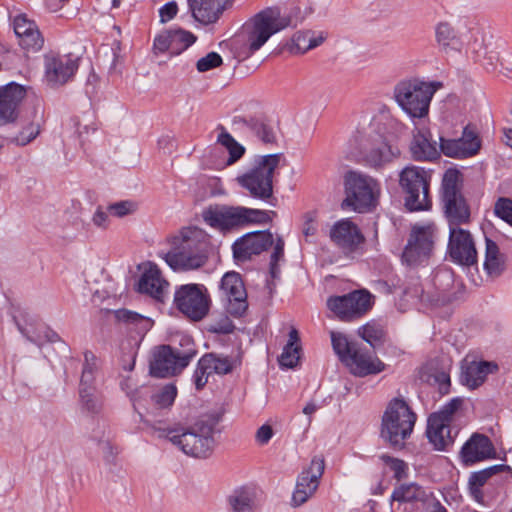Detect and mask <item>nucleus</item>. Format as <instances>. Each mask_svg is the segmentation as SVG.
I'll use <instances>...</instances> for the list:
<instances>
[{"label":"nucleus","instance_id":"f257e3e1","mask_svg":"<svg viewBox=\"0 0 512 512\" xmlns=\"http://www.w3.org/2000/svg\"><path fill=\"white\" fill-rule=\"evenodd\" d=\"M207 234L197 227H186L171 238L172 249L163 257L174 271H188L202 267L206 263L204 249Z\"/></svg>","mask_w":512,"mask_h":512},{"label":"nucleus","instance_id":"f03ea898","mask_svg":"<svg viewBox=\"0 0 512 512\" xmlns=\"http://www.w3.org/2000/svg\"><path fill=\"white\" fill-rule=\"evenodd\" d=\"M153 430L159 438H167L186 455L206 458L212 453L214 445V424L212 421L199 420L188 430L156 426H153Z\"/></svg>","mask_w":512,"mask_h":512},{"label":"nucleus","instance_id":"7ed1b4c3","mask_svg":"<svg viewBox=\"0 0 512 512\" xmlns=\"http://www.w3.org/2000/svg\"><path fill=\"white\" fill-rule=\"evenodd\" d=\"M298 11L282 13L279 7H268L258 12L245 24L250 53L258 51L269 38L289 27H296L301 20Z\"/></svg>","mask_w":512,"mask_h":512},{"label":"nucleus","instance_id":"20e7f679","mask_svg":"<svg viewBox=\"0 0 512 512\" xmlns=\"http://www.w3.org/2000/svg\"><path fill=\"white\" fill-rule=\"evenodd\" d=\"M275 215L274 211L228 205L210 206L202 213L206 224L224 233L250 224L269 223Z\"/></svg>","mask_w":512,"mask_h":512},{"label":"nucleus","instance_id":"39448f33","mask_svg":"<svg viewBox=\"0 0 512 512\" xmlns=\"http://www.w3.org/2000/svg\"><path fill=\"white\" fill-rule=\"evenodd\" d=\"M283 154L258 156L247 171L237 176V183L255 199L268 200L273 196V178Z\"/></svg>","mask_w":512,"mask_h":512},{"label":"nucleus","instance_id":"423d86ee","mask_svg":"<svg viewBox=\"0 0 512 512\" xmlns=\"http://www.w3.org/2000/svg\"><path fill=\"white\" fill-rule=\"evenodd\" d=\"M417 420L416 413L403 397L391 399L382 416L381 436L393 446L408 439Z\"/></svg>","mask_w":512,"mask_h":512},{"label":"nucleus","instance_id":"0eeeda50","mask_svg":"<svg viewBox=\"0 0 512 512\" xmlns=\"http://www.w3.org/2000/svg\"><path fill=\"white\" fill-rule=\"evenodd\" d=\"M441 87L440 82L403 81L395 87L394 96L410 117L421 119L428 115L433 95Z\"/></svg>","mask_w":512,"mask_h":512},{"label":"nucleus","instance_id":"6e6552de","mask_svg":"<svg viewBox=\"0 0 512 512\" xmlns=\"http://www.w3.org/2000/svg\"><path fill=\"white\" fill-rule=\"evenodd\" d=\"M442 204L449 229L460 227L470 221V207L460 189V174L448 169L442 180Z\"/></svg>","mask_w":512,"mask_h":512},{"label":"nucleus","instance_id":"1a4fd4ad","mask_svg":"<svg viewBox=\"0 0 512 512\" xmlns=\"http://www.w3.org/2000/svg\"><path fill=\"white\" fill-rule=\"evenodd\" d=\"M181 345L186 349L179 350L170 346H160L153 353L150 373L159 378L173 376L181 372L196 355L195 345L190 337H182Z\"/></svg>","mask_w":512,"mask_h":512},{"label":"nucleus","instance_id":"9d476101","mask_svg":"<svg viewBox=\"0 0 512 512\" xmlns=\"http://www.w3.org/2000/svg\"><path fill=\"white\" fill-rule=\"evenodd\" d=\"M431 175L424 168L407 166L399 175V183L405 192V206L410 211H423L431 208L429 196Z\"/></svg>","mask_w":512,"mask_h":512},{"label":"nucleus","instance_id":"9b49d317","mask_svg":"<svg viewBox=\"0 0 512 512\" xmlns=\"http://www.w3.org/2000/svg\"><path fill=\"white\" fill-rule=\"evenodd\" d=\"M346 190L343 205L352 207L354 211L367 212L377 205L380 185L370 176L351 173L346 179Z\"/></svg>","mask_w":512,"mask_h":512},{"label":"nucleus","instance_id":"f8f14e48","mask_svg":"<svg viewBox=\"0 0 512 512\" xmlns=\"http://www.w3.org/2000/svg\"><path fill=\"white\" fill-rule=\"evenodd\" d=\"M210 304L208 289L203 284H184L175 290V307L192 321L205 318L210 310Z\"/></svg>","mask_w":512,"mask_h":512},{"label":"nucleus","instance_id":"ddd939ff","mask_svg":"<svg viewBox=\"0 0 512 512\" xmlns=\"http://www.w3.org/2000/svg\"><path fill=\"white\" fill-rule=\"evenodd\" d=\"M437 239L434 224L414 225L402 253V261L409 266L425 263L432 256Z\"/></svg>","mask_w":512,"mask_h":512},{"label":"nucleus","instance_id":"4468645a","mask_svg":"<svg viewBox=\"0 0 512 512\" xmlns=\"http://www.w3.org/2000/svg\"><path fill=\"white\" fill-rule=\"evenodd\" d=\"M372 296L365 290H356L327 300L328 309L341 321H353L362 317L372 307Z\"/></svg>","mask_w":512,"mask_h":512},{"label":"nucleus","instance_id":"2eb2a0df","mask_svg":"<svg viewBox=\"0 0 512 512\" xmlns=\"http://www.w3.org/2000/svg\"><path fill=\"white\" fill-rule=\"evenodd\" d=\"M363 147V162L366 166L380 170L400 156L398 146L386 136L379 133H368Z\"/></svg>","mask_w":512,"mask_h":512},{"label":"nucleus","instance_id":"dca6fc26","mask_svg":"<svg viewBox=\"0 0 512 512\" xmlns=\"http://www.w3.org/2000/svg\"><path fill=\"white\" fill-rule=\"evenodd\" d=\"M219 292L227 313L234 317L245 314L248 309L247 291L239 273H225L220 282Z\"/></svg>","mask_w":512,"mask_h":512},{"label":"nucleus","instance_id":"f3484780","mask_svg":"<svg viewBox=\"0 0 512 512\" xmlns=\"http://www.w3.org/2000/svg\"><path fill=\"white\" fill-rule=\"evenodd\" d=\"M448 253L454 263L462 266L470 267L478 262L474 237L461 227L449 229Z\"/></svg>","mask_w":512,"mask_h":512},{"label":"nucleus","instance_id":"a211bd4d","mask_svg":"<svg viewBox=\"0 0 512 512\" xmlns=\"http://www.w3.org/2000/svg\"><path fill=\"white\" fill-rule=\"evenodd\" d=\"M273 235L269 231H257L243 235L232 245L233 256L237 262H245L259 255L273 244Z\"/></svg>","mask_w":512,"mask_h":512},{"label":"nucleus","instance_id":"6ab92c4d","mask_svg":"<svg viewBox=\"0 0 512 512\" xmlns=\"http://www.w3.org/2000/svg\"><path fill=\"white\" fill-rule=\"evenodd\" d=\"M45 80L51 87L68 82L78 69L77 60L68 55L48 54L45 56Z\"/></svg>","mask_w":512,"mask_h":512},{"label":"nucleus","instance_id":"aec40b11","mask_svg":"<svg viewBox=\"0 0 512 512\" xmlns=\"http://www.w3.org/2000/svg\"><path fill=\"white\" fill-rule=\"evenodd\" d=\"M169 289V282L162 276L159 267L148 262L138 281V291L163 302Z\"/></svg>","mask_w":512,"mask_h":512},{"label":"nucleus","instance_id":"412c9836","mask_svg":"<svg viewBox=\"0 0 512 512\" xmlns=\"http://www.w3.org/2000/svg\"><path fill=\"white\" fill-rule=\"evenodd\" d=\"M344 365L357 377L374 375L385 370V364L377 356L359 345L353 350L351 356L346 358Z\"/></svg>","mask_w":512,"mask_h":512},{"label":"nucleus","instance_id":"4be33fe9","mask_svg":"<svg viewBox=\"0 0 512 512\" xmlns=\"http://www.w3.org/2000/svg\"><path fill=\"white\" fill-rule=\"evenodd\" d=\"M496 450L491 440L479 433H474L462 446L460 458L465 465H471L494 458Z\"/></svg>","mask_w":512,"mask_h":512},{"label":"nucleus","instance_id":"5701e85b","mask_svg":"<svg viewBox=\"0 0 512 512\" xmlns=\"http://www.w3.org/2000/svg\"><path fill=\"white\" fill-rule=\"evenodd\" d=\"M13 28L19 39L20 46L32 52L42 49L44 39L36 23L29 19L25 14L17 15L13 20Z\"/></svg>","mask_w":512,"mask_h":512},{"label":"nucleus","instance_id":"b1692460","mask_svg":"<svg viewBox=\"0 0 512 512\" xmlns=\"http://www.w3.org/2000/svg\"><path fill=\"white\" fill-rule=\"evenodd\" d=\"M440 149L448 157L467 158L475 155L480 149V140L473 131L464 130L458 139L440 138Z\"/></svg>","mask_w":512,"mask_h":512},{"label":"nucleus","instance_id":"393cba45","mask_svg":"<svg viewBox=\"0 0 512 512\" xmlns=\"http://www.w3.org/2000/svg\"><path fill=\"white\" fill-rule=\"evenodd\" d=\"M330 238L345 253L355 251L364 241L358 227L348 219L340 220L333 225Z\"/></svg>","mask_w":512,"mask_h":512},{"label":"nucleus","instance_id":"a878e982","mask_svg":"<svg viewBox=\"0 0 512 512\" xmlns=\"http://www.w3.org/2000/svg\"><path fill=\"white\" fill-rule=\"evenodd\" d=\"M25 97V89L16 83H9L0 89V125L16 119L18 107Z\"/></svg>","mask_w":512,"mask_h":512},{"label":"nucleus","instance_id":"bb28decb","mask_svg":"<svg viewBox=\"0 0 512 512\" xmlns=\"http://www.w3.org/2000/svg\"><path fill=\"white\" fill-rule=\"evenodd\" d=\"M259 491L255 485L242 484L232 489L226 496L228 512H254Z\"/></svg>","mask_w":512,"mask_h":512},{"label":"nucleus","instance_id":"cd10ccee","mask_svg":"<svg viewBox=\"0 0 512 512\" xmlns=\"http://www.w3.org/2000/svg\"><path fill=\"white\" fill-rule=\"evenodd\" d=\"M410 151L413 159L417 161H432L439 156L437 142L432 139L431 132L426 127H416Z\"/></svg>","mask_w":512,"mask_h":512},{"label":"nucleus","instance_id":"c85d7f7f","mask_svg":"<svg viewBox=\"0 0 512 512\" xmlns=\"http://www.w3.org/2000/svg\"><path fill=\"white\" fill-rule=\"evenodd\" d=\"M427 437L436 450H446L452 446L455 435L450 424L438 415H430L427 424Z\"/></svg>","mask_w":512,"mask_h":512},{"label":"nucleus","instance_id":"c756f323","mask_svg":"<svg viewBox=\"0 0 512 512\" xmlns=\"http://www.w3.org/2000/svg\"><path fill=\"white\" fill-rule=\"evenodd\" d=\"M225 0H188L193 18L201 24L216 22L222 11Z\"/></svg>","mask_w":512,"mask_h":512},{"label":"nucleus","instance_id":"7c9ffc66","mask_svg":"<svg viewBox=\"0 0 512 512\" xmlns=\"http://www.w3.org/2000/svg\"><path fill=\"white\" fill-rule=\"evenodd\" d=\"M498 370L494 362L472 361L463 367L461 380L469 388L475 389L482 385L487 376Z\"/></svg>","mask_w":512,"mask_h":512},{"label":"nucleus","instance_id":"2f4dec72","mask_svg":"<svg viewBox=\"0 0 512 512\" xmlns=\"http://www.w3.org/2000/svg\"><path fill=\"white\" fill-rule=\"evenodd\" d=\"M18 329L30 342L38 346L46 342H55L59 338L54 331L34 319L26 322L25 325L18 323Z\"/></svg>","mask_w":512,"mask_h":512},{"label":"nucleus","instance_id":"473e14b6","mask_svg":"<svg viewBox=\"0 0 512 512\" xmlns=\"http://www.w3.org/2000/svg\"><path fill=\"white\" fill-rule=\"evenodd\" d=\"M485 246L484 270L490 277H498L505 270V256L493 240L485 238Z\"/></svg>","mask_w":512,"mask_h":512},{"label":"nucleus","instance_id":"72a5a7b5","mask_svg":"<svg viewBox=\"0 0 512 512\" xmlns=\"http://www.w3.org/2000/svg\"><path fill=\"white\" fill-rule=\"evenodd\" d=\"M391 497L397 502H424L428 493L416 482H404L394 489Z\"/></svg>","mask_w":512,"mask_h":512},{"label":"nucleus","instance_id":"f704fd0d","mask_svg":"<svg viewBox=\"0 0 512 512\" xmlns=\"http://www.w3.org/2000/svg\"><path fill=\"white\" fill-rule=\"evenodd\" d=\"M299 334L296 329H291L289 332V339L287 344L284 346L281 355L279 356V364L282 367L294 368L299 359L301 347L299 345Z\"/></svg>","mask_w":512,"mask_h":512},{"label":"nucleus","instance_id":"c9c22d12","mask_svg":"<svg viewBox=\"0 0 512 512\" xmlns=\"http://www.w3.org/2000/svg\"><path fill=\"white\" fill-rule=\"evenodd\" d=\"M79 395L82 409L89 414H99L103 407L101 394L94 386L79 387Z\"/></svg>","mask_w":512,"mask_h":512},{"label":"nucleus","instance_id":"e433bc0d","mask_svg":"<svg viewBox=\"0 0 512 512\" xmlns=\"http://www.w3.org/2000/svg\"><path fill=\"white\" fill-rule=\"evenodd\" d=\"M220 133L217 137V142L225 147L229 152L227 164L231 165L238 161L244 154L245 148L239 144L223 126H219Z\"/></svg>","mask_w":512,"mask_h":512},{"label":"nucleus","instance_id":"4c0bfd02","mask_svg":"<svg viewBox=\"0 0 512 512\" xmlns=\"http://www.w3.org/2000/svg\"><path fill=\"white\" fill-rule=\"evenodd\" d=\"M200 359L202 360V365L208 368L211 374H227L232 370V362L227 356L208 353Z\"/></svg>","mask_w":512,"mask_h":512},{"label":"nucleus","instance_id":"58836bf2","mask_svg":"<svg viewBox=\"0 0 512 512\" xmlns=\"http://www.w3.org/2000/svg\"><path fill=\"white\" fill-rule=\"evenodd\" d=\"M358 334L364 341L375 347L383 342L385 330L382 324L373 320L360 327Z\"/></svg>","mask_w":512,"mask_h":512},{"label":"nucleus","instance_id":"ea45409f","mask_svg":"<svg viewBox=\"0 0 512 512\" xmlns=\"http://www.w3.org/2000/svg\"><path fill=\"white\" fill-rule=\"evenodd\" d=\"M498 478L500 480H508L512 478V469L505 464H497L471 474L469 480H489Z\"/></svg>","mask_w":512,"mask_h":512},{"label":"nucleus","instance_id":"a19ab883","mask_svg":"<svg viewBox=\"0 0 512 512\" xmlns=\"http://www.w3.org/2000/svg\"><path fill=\"white\" fill-rule=\"evenodd\" d=\"M331 341L334 352L343 364L358 346L357 343L350 342L345 335L337 332H331Z\"/></svg>","mask_w":512,"mask_h":512},{"label":"nucleus","instance_id":"79ce46f5","mask_svg":"<svg viewBox=\"0 0 512 512\" xmlns=\"http://www.w3.org/2000/svg\"><path fill=\"white\" fill-rule=\"evenodd\" d=\"M172 38V55H179L196 41V36L183 29L170 30Z\"/></svg>","mask_w":512,"mask_h":512},{"label":"nucleus","instance_id":"37998d69","mask_svg":"<svg viewBox=\"0 0 512 512\" xmlns=\"http://www.w3.org/2000/svg\"><path fill=\"white\" fill-rule=\"evenodd\" d=\"M318 482H296L292 493L291 505L299 507L304 504L317 490Z\"/></svg>","mask_w":512,"mask_h":512},{"label":"nucleus","instance_id":"c03bdc74","mask_svg":"<svg viewBox=\"0 0 512 512\" xmlns=\"http://www.w3.org/2000/svg\"><path fill=\"white\" fill-rule=\"evenodd\" d=\"M98 369V359L97 357L91 352L86 351L84 353V366L83 371L80 379V387H89L93 386V381L95 379V374Z\"/></svg>","mask_w":512,"mask_h":512},{"label":"nucleus","instance_id":"a18cd8bd","mask_svg":"<svg viewBox=\"0 0 512 512\" xmlns=\"http://www.w3.org/2000/svg\"><path fill=\"white\" fill-rule=\"evenodd\" d=\"M436 40L444 48H456L458 39L453 27L448 23H439L436 27Z\"/></svg>","mask_w":512,"mask_h":512},{"label":"nucleus","instance_id":"49530a36","mask_svg":"<svg viewBox=\"0 0 512 512\" xmlns=\"http://www.w3.org/2000/svg\"><path fill=\"white\" fill-rule=\"evenodd\" d=\"M488 482H468V491L470 496L481 505H488L494 498L493 493L488 487Z\"/></svg>","mask_w":512,"mask_h":512},{"label":"nucleus","instance_id":"de8ad7c7","mask_svg":"<svg viewBox=\"0 0 512 512\" xmlns=\"http://www.w3.org/2000/svg\"><path fill=\"white\" fill-rule=\"evenodd\" d=\"M40 133L39 121L32 120L23 125L19 133L13 138V142L19 146H25L32 142Z\"/></svg>","mask_w":512,"mask_h":512},{"label":"nucleus","instance_id":"09e8293b","mask_svg":"<svg viewBox=\"0 0 512 512\" xmlns=\"http://www.w3.org/2000/svg\"><path fill=\"white\" fill-rule=\"evenodd\" d=\"M176 395V387L168 384L152 395V401L157 408H168L174 403Z\"/></svg>","mask_w":512,"mask_h":512},{"label":"nucleus","instance_id":"8fccbe9b","mask_svg":"<svg viewBox=\"0 0 512 512\" xmlns=\"http://www.w3.org/2000/svg\"><path fill=\"white\" fill-rule=\"evenodd\" d=\"M318 233V213L317 211H308L302 216V234L305 240L312 242Z\"/></svg>","mask_w":512,"mask_h":512},{"label":"nucleus","instance_id":"3c124183","mask_svg":"<svg viewBox=\"0 0 512 512\" xmlns=\"http://www.w3.org/2000/svg\"><path fill=\"white\" fill-rule=\"evenodd\" d=\"M115 316L120 322L135 325L139 331L146 330L149 325L148 319L138 313L126 309L117 310L115 312Z\"/></svg>","mask_w":512,"mask_h":512},{"label":"nucleus","instance_id":"603ef678","mask_svg":"<svg viewBox=\"0 0 512 512\" xmlns=\"http://www.w3.org/2000/svg\"><path fill=\"white\" fill-rule=\"evenodd\" d=\"M379 459L382 461V463L387 469L393 472V476L397 480H401L402 478L408 477V466L403 460L390 457L389 455L386 454L381 455Z\"/></svg>","mask_w":512,"mask_h":512},{"label":"nucleus","instance_id":"864d4df0","mask_svg":"<svg viewBox=\"0 0 512 512\" xmlns=\"http://www.w3.org/2000/svg\"><path fill=\"white\" fill-rule=\"evenodd\" d=\"M263 143L274 144L276 142V133L272 126L259 119L253 132Z\"/></svg>","mask_w":512,"mask_h":512},{"label":"nucleus","instance_id":"5fc2aeb1","mask_svg":"<svg viewBox=\"0 0 512 512\" xmlns=\"http://www.w3.org/2000/svg\"><path fill=\"white\" fill-rule=\"evenodd\" d=\"M222 62V57L218 53L210 52L197 61L196 68L199 72L203 73L219 67Z\"/></svg>","mask_w":512,"mask_h":512},{"label":"nucleus","instance_id":"6e6d98bb","mask_svg":"<svg viewBox=\"0 0 512 512\" xmlns=\"http://www.w3.org/2000/svg\"><path fill=\"white\" fill-rule=\"evenodd\" d=\"M325 469L324 460L321 458L312 459L309 467L302 472V480H319Z\"/></svg>","mask_w":512,"mask_h":512},{"label":"nucleus","instance_id":"4d7b16f0","mask_svg":"<svg viewBox=\"0 0 512 512\" xmlns=\"http://www.w3.org/2000/svg\"><path fill=\"white\" fill-rule=\"evenodd\" d=\"M136 210V204L132 201H119L108 206V212L116 217H124Z\"/></svg>","mask_w":512,"mask_h":512},{"label":"nucleus","instance_id":"13d9d810","mask_svg":"<svg viewBox=\"0 0 512 512\" xmlns=\"http://www.w3.org/2000/svg\"><path fill=\"white\" fill-rule=\"evenodd\" d=\"M385 134L388 139L397 138L402 135L406 129V126L396 118L388 117L384 122Z\"/></svg>","mask_w":512,"mask_h":512},{"label":"nucleus","instance_id":"bf43d9fd","mask_svg":"<svg viewBox=\"0 0 512 512\" xmlns=\"http://www.w3.org/2000/svg\"><path fill=\"white\" fill-rule=\"evenodd\" d=\"M495 214L512 226V200L500 198L495 204Z\"/></svg>","mask_w":512,"mask_h":512},{"label":"nucleus","instance_id":"052dcab7","mask_svg":"<svg viewBox=\"0 0 512 512\" xmlns=\"http://www.w3.org/2000/svg\"><path fill=\"white\" fill-rule=\"evenodd\" d=\"M462 402L463 401L460 398H453L447 404H445L438 412H435L432 415H438L442 420H445V422L450 424L454 413L460 408Z\"/></svg>","mask_w":512,"mask_h":512},{"label":"nucleus","instance_id":"680f3d73","mask_svg":"<svg viewBox=\"0 0 512 512\" xmlns=\"http://www.w3.org/2000/svg\"><path fill=\"white\" fill-rule=\"evenodd\" d=\"M210 375L212 374L208 368L202 365V360L200 359L192 376V381L197 390L202 389L207 384Z\"/></svg>","mask_w":512,"mask_h":512},{"label":"nucleus","instance_id":"e2e57ef3","mask_svg":"<svg viewBox=\"0 0 512 512\" xmlns=\"http://www.w3.org/2000/svg\"><path fill=\"white\" fill-rule=\"evenodd\" d=\"M154 49L160 53L168 52L172 55V38L170 30L159 34L154 39Z\"/></svg>","mask_w":512,"mask_h":512},{"label":"nucleus","instance_id":"0e129e2a","mask_svg":"<svg viewBox=\"0 0 512 512\" xmlns=\"http://www.w3.org/2000/svg\"><path fill=\"white\" fill-rule=\"evenodd\" d=\"M259 119L257 117L235 116L232 124L236 130L253 132Z\"/></svg>","mask_w":512,"mask_h":512},{"label":"nucleus","instance_id":"69168bd1","mask_svg":"<svg viewBox=\"0 0 512 512\" xmlns=\"http://www.w3.org/2000/svg\"><path fill=\"white\" fill-rule=\"evenodd\" d=\"M109 215L108 209L104 210L101 206H98L92 215L91 221L95 227L106 230L110 225Z\"/></svg>","mask_w":512,"mask_h":512},{"label":"nucleus","instance_id":"338daca9","mask_svg":"<svg viewBox=\"0 0 512 512\" xmlns=\"http://www.w3.org/2000/svg\"><path fill=\"white\" fill-rule=\"evenodd\" d=\"M310 40V32H297L293 35L291 39L290 51L293 53H305L306 51H302V46L307 45Z\"/></svg>","mask_w":512,"mask_h":512},{"label":"nucleus","instance_id":"774afa93","mask_svg":"<svg viewBox=\"0 0 512 512\" xmlns=\"http://www.w3.org/2000/svg\"><path fill=\"white\" fill-rule=\"evenodd\" d=\"M178 12V5L175 1H170L164 4L159 9V17L162 23L172 20Z\"/></svg>","mask_w":512,"mask_h":512}]
</instances>
